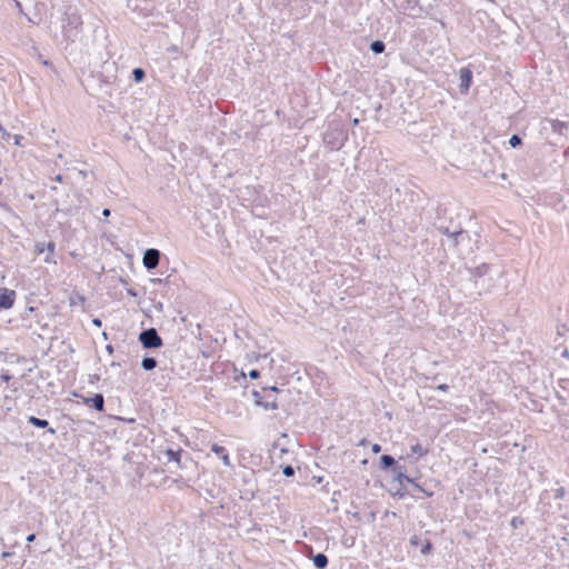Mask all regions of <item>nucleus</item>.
I'll use <instances>...</instances> for the list:
<instances>
[{
    "label": "nucleus",
    "instance_id": "6e6552de",
    "mask_svg": "<svg viewBox=\"0 0 569 569\" xmlns=\"http://www.w3.org/2000/svg\"><path fill=\"white\" fill-rule=\"evenodd\" d=\"M490 264L481 263L480 266L470 270V277L475 280V283H478V279L482 278L489 272Z\"/></svg>",
    "mask_w": 569,
    "mask_h": 569
},
{
    "label": "nucleus",
    "instance_id": "3c124183",
    "mask_svg": "<svg viewBox=\"0 0 569 569\" xmlns=\"http://www.w3.org/2000/svg\"><path fill=\"white\" fill-rule=\"evenodd\" d=\"M152 282H161V279H153Z\"/></svg>",
    "mask_w": 569,
    "mask_h": 569
},
{
    "label": "nucleus",
    "instance_id": "8fccbe9b",
    "mask_svg": "<svg viewBox=\"0 0 569 569\" xmlns=\"http://www.w3.org/2000/svg\"><path fill=\"white\" fill-rule=\"evenodd\" d=\"M366 443H367V440H366V439H362V440L360 441V445H361V446H365Z\"/></svg>",
    "mask_w": 569,
    "mask_h": 569
},
{
    "label": "nucleus",
    "instance_id": "864d4df0",
    "mask_svg": "<svg viewBox=\"0 0 569 569\" xmlns=\"http://www.w3.org/2000/svg\"><path fill=\"white\" fill-rule=\"evenodd\" d=\"M0 131H3V133H7L6 130L0 126Z\"/></svg>",
    "mask_w": 569,
    "mask_h": 569
},
{
    "label": "nucleus",
    "instance_id": "39448f33",
    "mask_svg": "<svg viewBox=\"0 0 569 569\" xmlns=\"http://www.w3.org/2000/svg\"><path fill=\"white\" fill-rule=\"evenodd\" d=\"M439 230L446 234L449 238H452L455 241V244H458L459 238H462L466 233V231L460 226H447V227H439Z\"/></svg>",
    "mask_w": 569,
    "mask_h": 569
},
{
    "label": "nucleus",
    "instance_id": "423d86ee",
    "mask_svg": "<svg viewBox=\"0 0 569 569\" xmlns=\"http://www.w3.org/2000/svg\"><path fill=\"white\" fill-rule=\"evenodd\" d=\"M252 397L254 398V403L257 406L262 407L264 410H277L278 409L277 399H272V401H263L264 398L257 390L252 391Z\"/></svg>",
    "mask_w": 569,
    "mask_h": 569
},
{
    "label": "nucleus",
    "instance_id": "393cba45",
    "mask_svg": "<svg viewBox=\"0 0 569 569\" xmlns=\"http://www.w3.org/2000/svg\"><path fill=\"white\" fill-rule=\"evenodd\" d=\"M54 248H56V244L53 242H48L46 243V250L50 253V254H53L54 252Z\"/></svg>",
    "mask_w": 569,
    "mask_h": 569
},
{
    "label": "nucleus",
    "instance_id": "7ed1b4c3",
    "mask_svg": "<svg viewBox=\"0 0 569 569\" xmlns=\"http://www.w3.org/2000/svg\"><path fill=\"white\" fill-rule=\"evenodd\" d=\"M161 252L158 249H147L142 257L143 267L147 270H153L158 267L160 261Z\"/></svg>",
    "mask_w": 569,
    "mask_h": 569
},
{
    "label": "nucleus",
    "instance_id": "79ce46f5",
    "mask_svg": "<svg viewBox=\"0 0 569 569\" xmlns=\"http://www.w3.org/2000/svg\"><path fill=\"white\" fill-rule=\"evenodd\" d=\"M93 325L97 326V327H100L101 326V320L96 318L92 320Z\"/></svg>",
    "mask_w": 569,
    "mask_h": 569
},
{
    "label": "nucleus",
    "instance_id": "5fc2aeb1",
    "mask_svg": "<svg viewBox=\"0 0 569 569\" xmlns=\"http://www.w3.org/2000/svg\"><path fill=\"white\" fill-rule=\"evenodd\" d=\"M563 356H565V357H569L568 351H565V352H563Z\"/></svg>",
    "mask_w": 569,
    "mask_h": 569
},
{
    "label": "nucleus",
    "instance_id": "09e8293b",
    "mask_svg": "<svg viewBox=\"0 0 569 569\" xmlns=\"http://www.w3.org/2000/svg\"><path fill=\"white\" fill-rule=\"evenodd\" d=\"M128 293L131 295V296H136V292L133 290H128Z\"/></svg>",
    "mask_w": 569,
    "mask_h": 569
},
{
    "label": "nucleus",
    "instance_id": "4be33fe9",
    "mask_svg": "<svg viewBox=\"0 0 569 569\" xmlns=\"http://www.w3.org/2000/svg\"><path fill=\"white\" fill-rule=\"evenodd\" d=\"M432 543L429 540L425 541V545L422 546L421 553L428 555L431 551Z\"/></svg>",
    "mask_w": 569,
    "mask_h": 569
},
{
    "label": "nucleus",
    "instance_id": "4d7b16f0",
    "mask_svg": "<svg viewBox=\"0 0 569 569\" xmlns=\"http://www.w3.org/2000/svg\"><path fill=\"white\" fill-rule=\"evenodd\" d=\"M512 525H513V526H516V525H517L516 519H512Z\"/></svg>",
    "mask_w": 569,
    "mask_h": 569
},
{
    "label": "nucleus",
    "instance_id": "58836bf2",
    "mask_svg": "<svg viewBox=\"0 0 569 569\" xmlns=\"http://www.w3.org/2000/svg\"><path fill=\"white\" fill-rule=\"evenodd\" d=\"M44 261H46V262H48V263H49V262H52V261H53V260H52V254H50V253L48 252V254H47V256H46V258H44Z\"/></svg>",
    "mask_w": 569,
    "mask_h": 569
},
{
    "label": "nucleus",
    "instance_id": "ddd939ff",
    "mask_svg": "<svg viewBox=\"0 0 569 569\" xmlns=\"http://www.w3.org/2000/svg\"><path fill=\"white\" fill-rule=\"evenodd\" d=\"M397 465H396V460L392 456L390 455H382L380 457V467L382 469H389V468H395Z\"/></svg>",
    "mask_w": 569,
    "mask_h": 569
},
{
    "label": "nucleus",
    "instance_id": "a18cd8bd",
    "mask_svg": "<svg viewBox=\"0 0 569 569\" xmlns=\"http://www.w3.org/2000/svg\"><path fill=\"white\" fill-rule=\"evenodd\" d=\"M107 350L111 353V352L113 351L112 346L108 345V346H107Z\"/></svg>",
    "mask_w": 569,
    "mask_h": 569
},
{
    "label": "nucleus",
    "instance_id": "e433bc0d",
    "mask_svg": "<svg viewBox=\"0 0 569 569\" xmlns=\"http://www.w3.org/2000/svg\"><path fill=\"white\" fill-rule=\"evenodd\" d=\"M36 540V535L34 533H30L28 537H27V541L28 542H33Z\"/></svg>",
    "mask_w": 569,
    "mask_h": 569
},
{
    "label": "nucleus",
    "instance_id": "aec40b11",
    "mask_svg": "<svg viewBox=\"0 0 569 569\" xmlns=\"http://www.w3.org/2000/svg\"><path fill=\"white\" fill-rule=\"evenodd\" d=\"M521 143H522V140H521V138H520L518 134H512V136H511V138L509 139V144H510L512 148H517V147H519Z\"/></svg>",
    "mask_w": 569,
    "mask_h": 569
},
{
    "label": "nucleus",
    "instance_id": "f8f14e48",
    "mask_svg": "<svg viewBox=\"0 0 569 569\" xmlns=\"http://www.w3.org/2000/svg\"><path fill=\"white\" fill-rule=\"evenodd\" d=\"M312 562L317 569H325L328 566L329 560L325 553L319 552L312 557Z\"/></svg>",
    "mask_w": 569,
    "mask_h": 569
},
{
    "label": "nucleus",
    "instance_id": "c756f323",
    "mask_svg": "<svg viewBox=\"0 0 569 569\" xmlns=\"http://www.w3.org/2000/svg\"><path fill=\"white\" fill-rule=\"evenodd\" d=\"M420 543V538L418 536H412L410 538V545L411 546H418Z\"/></svg>",
    "mask_w": 569,
    "mask_h": 569
},
{
    "label": "nucleus",
    "instance_id": "c03bdc74",
    "mask_svg": "<svg viewBox=\"0 0 569 569\" xmlns=\"http://www.w3.org/2000/svg\"><path fill=\"white\" fill-rule=\"evenodd\" d=\"M16 6L19 9V11L22 12V6L19 1H16Z\"/></svg>",
    "mask_w": 569,
    "mask_h": 569
},
{
    "label": "nucleus",
    "instance_id": "f257e3e1",
    "mask_svg": "<svg viewBox=\"0 0 569 569\" xmlns=\"http://www.w3.org/2000/svg\"><path fill=\"white\" fill-rule=\"evenodd\" d=\"M66 23L62 24V36L66 41L73 42L80 33L81 17L77 12H66Z\"/></svg>",
    "mask_w": 569,
    "mask_h": 569
},
{
    "label": "nucleus",
    "instance_id": "bb28decb",
    "mask_svg": "<svg viewBox=\"0 0 569 569\" xmlns=\"http://www.w3.org/2000/svg\"><path fill=\"white\" fill-rule=\"evenodd\" d=\"M249 377L251 379H258L260 377V371L257 369H252L249 371Z\"/></svg>",
    "mask_w": 569,
    "mask_h": 569
},
{
    "label": "nucleus",
    "instance_id": "a211bd4d",
    "mask_svg": "<svg viewBox=\"0 0 569 569\" xmlns=\"http://www.w3.org/2000/svg\"><path fill=\"white\" fill-rule=\"evenodd\" d=\"M132 76L136 82H141L146 77V72L141 68H134L132 71Z\"/></svg>",
    "mask_w": 569,
    "mask_h": 569
},
{
    "label": "nucleus",
    "instance_id": "c9c22d12",
    "mask_svg": "<svg viewBox=\"0 0 569 569\" xmlns=\"http://www.w3.org/2000/svg\"><path fill=\"white\" fill-rule=\"evenodd\" d=\"M272 399H277L276 396L268 392L263 401H272Z\"/></svg>",
    "mask_w": 569,
    "mask_h": 569
},
{
    "label": "nucleus",
    "instance_id": "20e7f679",
    "mask_svg": "<svg viewBox=\"0 0 569 569\" xmlns=\"http://www.w3.org/2000/svg\"><path fill=\"white\" fill-rule=\"evenodd\" d=\"M16 300V292L7 288H0V309H10Z\"/></svg>",
    "mask_w": 569,
    "mask_h": 569
},
{
    "label": "nucleus",
    "instance_id": "dca6fc26",
    "mask_svg": "<svg viewBox=\"0 0 569 569\" xmlns=\"http://www.w3.org/2000/svg\"><path fill=\"white\" fill-rule=\"evenodd\" d=\"M385 49H386V44L381 40L372 41L370 44V50L376 54L382 53L385 51Z\"/></svg>",
    "mask_w": 569,
    "mask_h": 569
},
{
    "label": "nucleus",
    "instance_id": "2f4dec72",
    "mask_svg": "<svg viewBox=\"0 0 569 569\" xmlns=\"http://www.w3.org/2000/svg\"><path fill=\"white\" fill-rule=\"evenodd\" d=\"M1 380L4 381V382H8L10 381L11 379V376L8 373V372H3L1 376H0Z\"/></svg>",
    "mask_w": 569,
    "mask_h": 569
},
{
    "label": "nucleus",
    "instance_id": "412c9836",
    "mask_svg": "<svg viewBox=\"0 0 569 569\" xmlns=\"http://www.w3.org/2000/svg\"><path fill=\"white\" fill-rule=\"evenodd\" d=\"M282 473L286 477H292L295 475V468L290 465H287L282 468Z\"/></svg>",
    "mask_w": 569,
    "mask_h": 569
},
{
    "label": "nucleus",
    "instance_id": "0eeeda50",
    "mask_svg": "<svg viewBox=\"0 0 569 569\" xmlns=\"http://www.w3.org/2000/svg\"><path fill=\"white\" fill-rule=\"evenodd\" d=\"M86 405L93 407L97 411L102 412L104 410V398L102 393H96L93 397H82Z\"/></svg>",
    "mask_w": 569,
    "mask_h": 569
},
{
    "label": "nucleus",
    "instance_id": "6e6d98bb",
    "mask_svg": "<svg viewBox=\"0 0 569 569\" xmlns=\"http://www.w3.org/2000/svg\"><path fill=\"white\" fill-rule=\"evenodd\" d=\"M512 525H513V526H516V525H517L516 519H512Z\"/></svg>",
    "mask_w": 569,
    "mask_h": 569
},
{
    "label": "nucleus",
    "instance_id": "de8ad7c7",
    "mask_svg": "<svg viewBox=\"0 0 569 569\" xmlns=\"http://www.w3.org/2000/svg\"><path fill=\"white\" fill-rule=\"evenodd\" d=\"M28 20L32 23H39V21L34 20L33 18H28Z\"/></svg>",
    "mask_w": 569,
    "mask_h": 569
},
{
    "label": "nucleus",
    "instance_id": "6ab92c4d",
    "mask_svg": "<svg viewBox=\"0 0 569 569\" xmlns=\"http://www.w3.org/2000/svg\"><path fill=\"white\" fill-rule=\"evenodd\" d=\"M211 451L217 455L218 457H221L223 453L227 452L226 448L222 446H219L217 443L212 445Z\"/></svg>",
    "mask_w": 569,
    "mask_h": 569
},
{
    "label": "nucleus",
    "instance_id": "f03ea898",
    "mask_svg": "<svg viewBox=\"0 0 569 569\" xmlns=\"http://www.w3.org/2000/svg\"><path fill=\"white\" fill-rule=\"evenodd\" d=\"M138 340L144 349H156L163 345L162 338L154 328L142 330Z\"/></svg>",
    "mask_w": 569,
    "mask_h": 569
},
{
    "label": "nucleus",
    "instance_id": "2eb2a0df",
    "mask_svg": "<svg viewBox=\"0 0 569 569\" xmlns=\"http://www.w3.org/2000/svg\"><path fill=\"white\" fill-rule=\"evenodd\" d=\"M28 422L37 428H48L49 427V422L48 420L46 419H40V418H37L34 416H30L28 418Z\"/></svg>",
    "mask_w": 569,
    "mask_h": 569
},
{
    "label": "nucleus",
    "instance_id": "9d476101",
    "mask_svg": "<svg viewBox=\"0 0 569 569\" xmlns=\"http://www.w3.org/2000/svg\"><path fill=\"white\" fill-rule=\"evenodd\" d=\"M471 81L472 72L467 68H462L460 70V87L467 91L471 84Z\"/></svg>",
    "mask_w": 569,
    "mask_h": 569
},
{
    "label": "nucleus",
    "instance_id": "9b49d317",
    "mask_svg": "<svg viewBox=\"0 0 569 569\" xmlns=\"http://www.w3.org/2000/svg\"><path fill=\"white\" fill-rule=\"evenodd\" d=\"M182 452H183L182 449L174 450V449L169 448L164 451V456L167 457L168 462H176L178 465V467H180L181 466L180 458H181Z\"/></svg>",
    "mask_w": 569,
    "mask_h": 569
},
{
    "label": "nucleus",
    "instance_id": "4468645a",
    "mask_svg": "<svg viewBox=\"0 0 569 569\" xmlns=\"http://www.w3.org/2000/svg\"><path fill=\"white\" fill-rule=\"evenodd\" d=\"M157 360L156 358L153 357H144L141 361V367L146 370V371H151L153 370L156 367H157Z\"/></svg>",
    "mask_w": 569,
    "mask_h": 569
},
{
    "label": "nucleus",
    "instance_id": "473e14b6",
    "mask_svg": "<svg viewBox=\"0 0 569 569\" xmlns=\"http://www.w3.org/2000/svg\"><path fill=\"white\" fill-rule=\"evenodd\" d=\"M22 139H23V137H22V136H20V134H16V136H14V143H16L17 146H21V140H22Z\"/></svg>",
    "mask_w": 569,
    "mask_h": 569
},
{
    "label": "nucleus",
    "instance_id": "1a4fd4ad",
    "mask_svg": "<svg viewBox=\"0 0 569 569\" xmlns=\"http://www.w3.org/2000/svg\"><path fill=\"white\" fill-rule=\"evenodd\" d=\"M392 471L395 472V480L398 481L400 485L403 483V481L408 483H413V479L406 475V469L402 466H396Z\"/></svg>",
    "mask_w": 569,
    "mask_h": 569
},
{
    "label": "nucleus",
    "instance_id": "b1692460",
    "mask_svg": "<svg viewBox=\"0 0 569 569\" xmlns=\"http://www.w3.org/2000/svg\"><path fill=\"white\" fill-rule=\"evenodd\" d=\"M44 7L46 6H44L43 2L37 1L36 4H34V10H36L34 17L40 14L41 10L44 9Z\"/></svg>",
    "mask_w": 569,
    "mask_h": 569
},
{
    "label": "nucleus",
    "instance_id": "f704fd0d",
    "mask_svg": "<svg viewBox=\"0 0 569 569\" xmlns=\"http://www.w3.org/2000/svg\"><path fill=\"white\" fill-rule=\"evenodd\" d=\"M437 389L445 392V391H447L449 389V387H448V385L442 383V385H439L437 387Z\"/></svg>",
    "mask_w": 569,
    "mask_h": 569
},
{
    "label": "nucleus",
    "instance_id": "4c0bfd02",
    "mask_svg": "<svg viewBox=\"0 0 569 569\" xmlns=\"http://www.w3.org/2000/svg\"><path fill=\"white\" fill-rule=\"evenodd\" d=\"M54 181L57 182H63V177L61 174H57L54 178H53Z\"/></svg>",
    "mask_w": 569,
    "mask_h": 569
},
{
    "label": "nucleus",
    "instance_id": "a878e982",
    "mask_svg": "<svg viewBox=\"0 0 569 569\" xmlns=\"http://www.w3.org/2000/svg\"><path fill=\"white\" fill-rule=\"evenodd\" d=\"M264 391L271 393V395H274V393H278L280 392V389L276 386H272V387H269V388H263Z\"/></svg>",
    "mask_w": 569,
    "mask_h": 569
},
{
    "label": "nucleus",
    "instance_id": "7c9ffc66",
    "mask_svg": "<svg viewBox=\"0 0 569 569\" xmlns=\"http://www.w3.org/2000/svg\"><path fill=\"white\" fill-rule=\"evenodd\" d=\"M36 250L38 253H42L46 250V243H37Z\"/></svg>",
    "mask_w": 569,
    "mask_h": 569
},
{
    "label": "nucleus",
    "instance_id": "c85d7f7f",
    "mask_svg": "<svg viewBox=\"0 0 569 569\" xmlns=\"http://www.w3.org/2000/svg\"><path fill=\"white\" fill-rule=\"evenodd\" d=\"M416 489H418L419 491H422L425 492L427 496H432V492H427L420 485H418L415 480H413V483H411Z\"/></svg>",
    "mask_w": 569,
    "mask_h": 569
},
{
    "label": "nucleus",
    "instance_id": "13d9d810",
    "mask_svg": "<svg viewBox=\"0 0 569 569\" xmlns=\"http://www.w3.org/2000/svg\"><path fill=\"white\" fill-rule=\"evenodd\" d=\"M2 183V177H0V184Z\"/></svg>",
    "mask_w": 569,
    "mask_h": 569
},
{
    "label": "nucleus",
    "instance_id": "603ef678",
    "mask_svg": "<svg viewBox=\"0 0 569 569\" xmlns=\"http://www.w3.org/2000/svg\"><path fill=\"white\" fill-rule=\"evenodd\" d=\"M0 131H3V133H7L6 130L0 126Z\"/></svg>",
    "mask_w": 569,
    "mask_h": 569
},
{
    "label": "nucleus",
    "instance_id": "ea45409f",
    "mask_svg": "<svg viewBox=\"0 0 569 569\" xmlns=\"http://www.w3.org/2000/svg\"><path fill=\"white\" fill-rule=\"evenodd\" d=\"M102 216L106 217V218L109 217L110 216V209H108V208L103 209Z\"/></svg>",
    "mask_w": 569,
    "mask_h": 569
},
{
    "label": "nucleus",
    "instance_id": "37998d69",
    "mask_svg": "<svg viewBox=\"0 0 569 569\" xmlns=\"http://www.w3.org/2000/svg\"><path fill=\"white\" fill-rule=\"evenodd\" d=\"M10 556H11V552H8V551L2 552V555H1V557H2L3 559H6V558H8V557H10Z\"/></svg>",
    "mask_w": 569,
    "mask_h": 569
},
{
    "label": "nucleus",
    "instance_id": "72a5a7b5",
    "mask_svg": "<svg viewBox=\"0 0 569 569\" xmlns=\"http://www.w3.org/2000/svg\"><path fill=\"white\" fill-rule=\"evenodd\" d=\"M380 451H381V446H380V445H378V443H375V445L372 446V452H373V453H379Z\"/></svg>",
    "mask_w": 569,
    "mask_h": 569
},
{
    "label": "nucleus",
    "instance_id": "49530a36",
    "mask_svg": "<svg viewBox=\"0 0 569 569\" xmlns=\"http://www.w3.org/2000/svg\"><path fill=\"white\" fill-rule=\"evenodd\" d=\"M48 432H50L51 435H54L56 430L53 428H48Z\"/></svg>",
    "mask_w": 569,
    "mask_h": 569
},
{
    "label": "nucleus",
    "instance_id": "5701e85b",
    "mask_svg": "<svg viewBox=\"0 0 569 569\" xmlns=\"http://www.w3.org/2000/svg\"><path fill=\"white\" fill-rule=\"evenodd\" d=\"M565 495H566V490L562 487L556 489V491H555L556 499H562L565 497Z\"/></svg>",
    "mask_w": 569,
    "mask_h": 569
},
{
    "label": "nucleus",
    "instance_id": "a19ab883",
    "mask_svg": "<svg viewBox=\"0 0 569 569\" xmlns=\"http://www.w3.org/2000/svg\"><path fill=\"white\" fill-rule=\"evenodd\" d=\"M352 517L357 520V521H360L361 520V516L359 512H353L352 513Z\"/></svg>",
    "mask_w": 569,
    "mask_h": 569
},
{
    "label": "nucleus",
    "instance_id": "f3484780",
    "mask_svg": "<svg viewBox=\"0 0 569 569\" xmlns=\"http://www.w3.org/2000/svg\"><path fill=\"white\" fill-rule=\"evenodd\" d=\"M410 451L412 455H418L419 457L426 456L428 453V449L423 448L420 443L411 446Z\"/></svg>",
    "mask_w": 569,
    "mask_h": 569
},
{
    "label": "nucleus",
    "instance_id": "cd10ccee",
    "mask_svg": "<svg viewBox=\"0 0 569 569\" xmlns=\"http://www.w3.org/2000/svg\"><path fill=\"white\" fill-rule=\"evenodd\" d=\"M220 458H221V460H222V462H223V465H224V466H227V467H228V466H230V465H231V462H230V458H229V455H228L227 452H226V453H223Z\"/></svg>",
    "mask_w": 569,
    "mask_h": 569
}]
</instances>
